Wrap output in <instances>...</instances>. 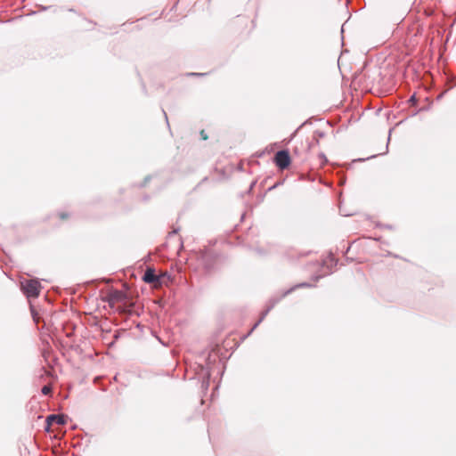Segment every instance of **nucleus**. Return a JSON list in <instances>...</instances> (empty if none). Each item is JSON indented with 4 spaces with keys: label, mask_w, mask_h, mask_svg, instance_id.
Returning <instances> with one entry per match:
<instances>
[{
    "label": "nucleus",
    "mask_w": 456,
    "mask_h": 456,
    "mask_svg": "<svg viewBox=\"0 0 456 456\" xmlns=\"http://www.w3.org/2000/svg\"><path fill=\"white\" fill-rule=\"evenodd\" d=\"M106 300L111 308H115L119 312H126L128 307L127 296L120 290H110L106 296Z\"/></svg>",
    "instance_id": "nucleus-2"
},
{
    "label": "nucleus",
    "mask_w": 456,
    "mask_h": 456,
    "mask_svg": "<svg viewBox=\"0 0 456 456\" xmlns=\"http://www.w3.org/2000/svg\"><path fill=\"white\" fill-rule=\"evenodd\" d=\"M48 424L56 423L58 425H63L65 423L64 417L61 415H50L47 417Z\"/></svg>",
    "instance_id": "nucleus-6"
},
{
    "label": "nucleus",
    "mask_w": 456,
    "mask_h": 456,
    "mask_svg": "<svg viewBox=\"0 0 456 456\" xmlns=\"http://www.w3.org/2000/svg\"><path fill=\"white\" fill-rule=\"evenodd\" d=\"M200 136H201V139L202 140H207L208 138L207 133L205 132V130H201L200 131Z\"/></svg>",
    "instance_id": "nucleus-9"
},
{
    "label": "nucleus",
    "mask_w": 456,
    "mask_h": 456,
    "mask_svg": "<svg viewBox=\"0 0 456 456\" xmlns=\"http://www.w3.org/2000/svg\"><path fill=\"white\" fill-rule=\"evenodd\" d=\"M290 156L288 151H280L274 156V163L280 169H286L290 165Z\"/></svg>",
    "instance_id": "nucleus-4"
},
{
    "label": "nucleus",
    "mask_w": 456,
    "mask_h": 456,
    "mask_svg": "<svg viewBox=\"0 0 456 456\" xmlns=\"http://www.w3.org/2000/svg\"><path fill=\"white\" fill-rule=\"evenodd\" d=\"M33 318H34L35 322H38L39 317H37V315L34 312H33Z\"/></svg>",
    "instance_id": "nucleus-10"
},
{
    "label": "nucleus",
    "mask_w": 456,
    "mask_h": 456,
    "mask_svg": "<svg viewBox=\"0 0 456 456\" xmlns=\"http://www.w3.org/2000/svg\"><path fill=\"white\" fill-rule=\"evenodd\" d=\"M322 136L320 131H315L311 139L301 140L294 149V154L305 159L311 148L319 144V138Z\"/></svg>",
    "instance_id": "nucleus-1"
},
{
    "label": "nucleus",
    "mask_w": 456,
    "mask_h": 456,
    "mask_svg": "<svg viewBox=\"0 0 456 456\" xmlns=\"http://www.w3.org/2000/svg\"><path fill=\"white\" fill-rule=\"evenodd\" d=\"M21 289L28 297H37L40 294L41 284L37 280H26L21 282Z\"/></svg>",
    "instance_id": "nucleus-3"
},
{
    "label": "nucleus",
    "mask_w": 456,
    "mask_h": 456,
    "mask_svg": "<svg viewBox=\"0 0 456 456\" xmlns=\"http://www.w3.org/2000/svg\"><path fill=\"white\" fill-rule=\"evenodd\" d=\"M51 392H52L51 386H45V387H43V388H42V394L43 395H47L51 394Z\"/></svg>",
    "instance_id": "nucleus-7"
},
{
    "label": "nucleus",
    "mask_w": 456,
    "mask_h": 456,
    "mask_svg": "<svg viewBox=\"0 0 456 456\" xmlns=\"http://www.w3.org/2000/svg\"><path fill=\"white\" fill-rule=\"evenodd\" d=\"M142 281L146 283L151 284L154 288H159L161 285L160 276L155 273L153 268H147L145 271Z\"/></svg>",
    "instance_id": "nucleus-5"
},
{
    "label": "nucleus",
    "mask_w": 456,
    "mask_h": 456,
    "mask_svg": "<svg viewBox=\"0 0 456 456\" xmlns=\"http://www.w3.org/2000/svg\"><path fill=\"white\" fill-rule=\"evenodd\" d=\"M58 216H59L60 219H61V220H66L69 218V214L66 212H61L58 214Z\"/></svg>",
    "instance_id": "nucleus-8"
}]
</instances>
